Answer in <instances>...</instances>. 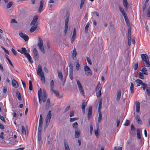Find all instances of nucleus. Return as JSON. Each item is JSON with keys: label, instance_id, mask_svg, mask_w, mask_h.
Wrapping results in <instances>:
<instances>
[{"label": "nucleus", "instance_id": "1", "mask_svg": "<svg viewBox=\"0 0 150 150\" xmlns=\"http://www.w3.org/2000/svg\"><path fill=\"white\" fill-rule=\"evenodd\" d=\"M42 92L41 88L38 91V99L39 102L40 104L41 103V100H42L44 103L45 102L47 98V94L45 90H43L42 96Z\"/></svg>", "mask_w": 150, "mask_h": 150}, {"label": "nucleus", "instance_id": "2", "mask_svg": "<svg viewBox=\"0 0 150 150\" xmlns=\"http://www.w3.org/2000/svg\"><path fill=\"white\" fill-rule=\"evenodd\" d=\"M38 18V16H34L33 17V19L31 22L30 25L32 26V27L30 30V33L33 32L37 28L38 25L37 22Z\"/></svg>", "mask_w": 150, "mask_h": 150}, {"label": "nucleus", "instance_id": "3", "mask_svg": "<svg viewBox=\"0 0 150 150\" xmlns=\"http://www.w3.org/2000/svg\"><path fill=\"white\" fill-rule=\"evenodd\" d=\"M37 74L40 77L42 83L45 84V78L44 76V73L42 71L41 66L39 65L38 67Z\"/></svg>", "mask_w": 150, "mask_h": 150}, {"label": "nucleus", "instance_id": "4", "mask_svg": "<svg viewBox=\"0 0 150 150\" xmlns=\"http://www.w3.org/2000/svg\"><path fill=\"white\" fill-rule=\"evenodd\" d=\"M142 59L146 64V67H148L150 66V63L149 60V57L146 54H142L141 55Z\"/></svg>", "mask_w": 150, "mask_h": 150}, {"label": "nucleus", "instance_id": "5", "mask_svg": "<svg viewBox=\"0 0 150 150\" xmlns=\"http://www.w3.org/2000/svg\"><path fill=\"white\" fill-rule=\"evenodd\" d=\"M66 18L65 20V24L64 26V32L65 35H66L68 30V22L69 21V13L68 12H67L66 13Z\"/></svg>", "mask_w": 150, "mask_h": 150}, {"label": "nucleus", "instance_id": "6", "mask_svg": "<svg viewBox=\"0 0 150 150\" xmlns=\"http://www.w3.org/2000/svg\"><path fill=\"white\" fill-rule=\"evenodd\" d=\"M38 45L40 50L43 54H44L45 51L43 46V42L41 38L40 37L38 38Z\"/></svg>", "mask_w": 150, "mask_h": 150}, {"label": "nucleus", "instance_id": "7", "mask_svg": "<svg viewBox=\"0 0 150 150\" xmlns=\"http://www.w3.org/2000/svg\"><path fill=\"white\" fill-rule=\"evenodd\" d=\"M76 81L77 82V83L78 86V88L80 91V93L82 95H84V92L83 89L81 85V84L80 81H79V80L76 79Z\"/></svg>", "mask_w": 150, "mask_h": 150}, {"label": "nucleus", "instance_id": "8", "mask_svg": "<svg viewBox=\"0 0 150 150\" xmlns=\"http://www.w3.org/2000/svg\"><path fill=\"white\" fill-rule=\"evenodd\" d=\"M102 88L100 84H98L96 88V96L98 97L101 95V90Z\"/></svg>", "mask_w": 150, "mask_h": 150}, {"label": "nucleus", "instance_id": "9", "mask_svg": "<svg viewBox=\"0 0 150 150\" xmlns=\"http://www.w3.org/2000/svg\"><path fill=\"white\" fill-rule=\"evenodd\" d=\"M84 70L85 74L86 75L88 76L89 75H92V73L90 68L88 66H85L84 67Z\"/></svg>", "mask_w": 150, "mask_h": 150}, {"label": "nucleus", "instance_id": "10", "mask_svg": "<svg viewBox=\"0 0 150 150\" xmlns=\"http://www.w3.org/2000/svg\"><path fill=\"white\" fill-rule=\"evenodd\" d=\"M51 111L50 110L47 114V116L45 119V122H46V124H47V125H48L49 124V122L51 118Z\"/></svg>", "mask_w": 150, "mask_h": 150}, {"label": "nucleus", "instance_id": "11", "mask_svg": "<svg viewBox=\"0 0 150 150\" xmlns=\"http://www.w3.org/2000/svg\"><path fill=\"white\" fill-rule=\"evenodd\" d=\"M19 35L25 41H27L28 40L29 38L25 34L21 33H19Z\"/></svg>", "mask_w": 150, "mask_h": 150}, {"label": "nucleus", "instance_id": "12", "mask_svg": "<svg viewBox=\"0 0 150 150\" xmlns=\"http://www.w3.org/2000/svg\"><path fill=\"white\" fill-rule=\"evenodd\" d=\"M18 51L21 54H24L25 56L28 54L26 48L25 47H22L21 50H18Z\"/></svg>", "mask_w": 150, "mask_h": 150}, {"label": "nucleus", "instance_id": "13", "mask_svg": "<svg viewBox=\"0 0 150 150\" xmlns=\"http://www.w3.org/2000/svg\"><path fill=\"white\" fill-rule=\"evenodd\" d=\"M87 105V103L85 102V100H83L81 105V109L83 114L85 113V107Z\"/></svg>", "mask_w": 150, "mask_h": 150}, {"label": "nucleus", "instance_id": "14", "mask_svg": "<svg viewBox=\"0 0 150 150\" xmlns=\"http://www.w3.org/2000/svg\"><path fill=\"white\" fill-rule=\"evenodd\" d=\"M52 94L54 93L55 96L59 98H61L62 97V96L60 95L59 94V92L58 91H56L55 90H53L51 91Z\"/></svg>", "mask_w": 150, "mask_h": 150}, {"label": "nucleus", "instance_id": "15", "mask_svg": "<svg viewBox=\"0 0 150 150\" xmlns=\"http://www.w3.org/2000/svg\"><path fill=\"white\" fill-rule=\"evenodd\" d=\"M75 138H78L80 135V130L79 129H75Z\"/></svg>", "mask_w": 150, "mask_h": 150}, {"label": "nucleus", "instance_id": "16", "mask_svg": "<svg viewBox=\"0 0 150 150\" xmlns=\"http://www.w3.org/2000/svg\"><path fill=\"white\" fill-rule=\"evenodd\" d=\"M76 35V32L75 28H74L73 30V35L71 38V43H72L75 40Z\"/></svg>", "mask_w": 150, "mask_h": 150}, {"label": "nucleus", "instance_id": "17", "mask_svg": "<svg viewBox=\"0 0 150 150\" xmlns=\"http://www.w3.org/2000/svg\"><path fill=\"white\" fill-rule=\"evenodd\" d=\"M92 113V107L91 106H89L88 109V118L90 119L91 117Z\"/></svg>", "mask_w": 150, "mask_h": 150}, {"label": "nucleus", "instance_id": "18", "mask_svg": "<svg viewBox=\"0 0 150 150\" xmlns=\"http://www.w3.org/2000/svg\"><path fill=\"white\" fill-rule=\"evenodd\" d=\"M12 86L15 88H17L19 87L18 82L14 79L12 80Z\"/></svg>", "mask_w": 150, "mask_h": 150}, {"label": "nucleus", "instance_id": "19", "mask_svg": "<svg viewBox=\"0 0 150 150\" xmlns=\"http://www.w3.org/2000/svg\"><path fill=\"white\" fill-rule=\"evenodd\" d=\"M33 53L34 54V58L35 59H38V52L36 48H34L33 50Z\"/></svg>", "mask_w": 150, "mask_h": 150}, {"label": "nucleus", "instance_id": "20", "mask_svg": "<svg viewBox=\"0 0 150 150\" xmlns=\"http://www.w3.org/2000/svg\"><path fill=\"white\" fill-rule=\"evenodd\" d=\"M135 118L139 124H142V122L140 119L139 116L138 115H135Z\"/></svg>", "mask_w": 150, "mask_h": 150}, {"label": "nucleus", "instance_id": "21", "mask_svg": "<svg viewBox=\"0 0 150 150\" xmlns=\"http://www.w3.org/2000/svg\"><path fill=\"white\" fill-rule=\"evenodd\" d=\"M121 91L120 90L117 91V96L116 97V100L118 102L121 96Z\"/></svg>", "mask_w": 150, "mask_h": 150}, {"label": "nucleus", "instance_id": "22", "mask_svg": "<svg viewBox=\"0 0 150 150\" xmlns=\"http://www.w3.org/2000/svg\"><path fill=\"white\" fill-rule=\"evenodd\" d=\"M58 75L59 78L62 81L63 80V77L62 73L61 71H57Z\"/></svg>", "mask_w": 150, "mask_h": 150}, {"label": "nucleus", "instance_id": "23", "mask_svg": "<svg viewBox=\"0 0 150 150\" xmlns=\"http://www.w3.org/2000/svg\"><path fill=\"white\" fill-rule=\"evenodd\" d=\"M64 145L65 150H70L69 145L65 140H64Z\"/></svg>", "mask_w": 150, "mask_h": 150}, {"label": "nucleus", "instance_id": "24", "mask_svg": "<svg viewBox=\"0 0 150 150\" xmlns=\"http://www.w3.org/2000/svg\"><path fill=\"white\" fill-rule=\"evenodd\" d=\"M119 8L120 11L122 14L123 16H126L127 15L126 13H125V11H124L123 8L122 7H121L120 6H119Z\"/></svg>", "mask_w": 150, "mask_h": 150}, {"label": "nucleus", "instance_id": "25", "mask_svg": "<svg viewBox=\"0 0 150 150\" xmlns=\"http://www.w3.org/2000/svg\"><path fill=\"white\" fill-rule=\"evenodd\" d=\"M136 112H139L140 109V103L139 102H136Z\"/></svg>", "mask_w": 150, "mask_h": 150}, {"label": "nucleus", "instance_id": "26", "mask_svg": "<svg viewBox=\"0 0 150 150\" xmlns=\"http://www.w3.org/2000/svg\"><path fill=\"white\" fill-rule=\"evenodd\" d=\"M141 71L143 74L146 75H148L147 70V69L145 67L142 68L141 70Z\"/></svg>", "mask_w": 150, "mask_h": 150}, {"label": "nucleus", "instance_id": "27", "mask_svg": "<svg viewBox=\"0 0 150 150\" xmlns=\"http://www.w3.org/2000/svg\"><path fill=\"white\" fill-rule=\"evenodd\" d=\"M50 91L53 90L54 88V84L53 80H52L50 83Z\"/></svg>", "mask_w": 150, "mask_h": 150}, {"label": "nucleus", "instance_id": "28", "mask_svg": "<svg viewBox=\"0 0 150 150\" xmlns=\"http://www.w3.org/2000/svg\"><path fill=\"white\" fill-rule=\"evenodd\" d=\"M123 3L124 6L127 9L128 8V3L127 0H123Z\"/></svg>", "mask_w": 150, "mask_h": 150}, {"label": "nucleus", "instance_id": "29", "mask_svg": "<svg viewBox=\"0 0 150 150\" xmlns=\"http://www.w3.org/2000/svg\"><path fill=\"white\" fill-rule=\"evenodd\" d=\"M16 96L17 97V98L19 100H21V95L20 93L18 91H17L16 92Z\"/></svg>", "mask_w": 150, "mask_h": 150}, {"label": "nucleus", "instance_id": "30", "mask_svg": "<svg viewBox=\"0 0 150 150\" xmlns=\"http://www.w3.org/2000/svg\"><path fill=\"white\" fill-rule=\"evenodd\" d=\"M137 137L138 139H141V135L140 134V130L139 129H137Z\"/></svg>", "mask_w": 150, "mask_h": 150}, {"label": "nucleus", "instance_id": "31", "mask_svg": "<svg viewBox=\"0 0 150 150\" xmlns=\"http://www.w3.org/2000/svg\"><path fill=\"white\" fill-rule=\"evenodd\" d=\"M50 100L49 98H48L47 100L46 104V108L47 109L48 108L50 105Z\"/></svg>", "mask_w": 150, "mask_h": 150}, {"label": "nucleus", "instance_id": "32", "mask_svg": "<svg viewBox=\"0 0 150 150\" xmlns=\"http://www.w3.org/2000/svg\"><path fill=\"white\" fill-rule=\"evenodd\" d=\"M90 25L89 23H88L86 25L85 28V33H88V28Z\"/></svg>", "mask_w": 150, "mask_h": 150}, {"label": "nucleus", "instance_id": "33", "mask_svg": "<svg viewBox=\"0 0 150 150\" xmlns=\"http://www.w3.org/2000/svg\"><path fill=\"white\" fill-rule=\"evenodd\" d=\"M130 83L131 86H130V90L131 91V93H133L134 92V86L133 83L131 82Z\"/></svg>", "mask_w": 150, "mask_h": 150}, {"label": "nucleus", "instance_id": "34", "mask_svg": "<svg viewBox=\"0 0 150 150\" xmlns=\"http://www.w3.org/2000/svg\"><path fill=\"white\" fill-rule=\"evenodd\" d=\"M99 112V117L98 118V121L99 123L101 122L102 120V114L101 112Z\"/></svg>", "mask_w": 150, "mask_h": 150}, {"label": "nucleus", "instance_id": "35", "mask_svg": "<svg viewBox=\"0 0 150 150\" xmlns=\"http://www.w3.org/2000/svg\"><path fill=\"white\" fill-rule=\"evenodd\" d=\"M72 126L73 128H74L75 129H78L77 128V127L78 126V124L77 122H75L73 123L72 124Z\"/></svg>", "mask_w": 150, "mask_h": 150}, {"label": "nucleus", "instance_id": "36", "mask_svg": "<svg viewBox=\"0 0 150 150\" xmlns=\"http://www.w3.org/2000/svg\"><path fill=\"white\" fill-rule=\"evenodd\" d=\"M124 17L125 18L127 24V25H129V21L127 17V15L126 16H124Z\"/></svg>", "mask_w": 150, "mask_h": 150}, {"label": "nucleus", "instance_id": "37", "mask_svg": "<svg viewBox=\"0 0 150 150\" xmlns=\"http://www.w3.org/2000/svg\"><path fill=\"white\" fill-rule=\"evenodd\" d=\"M73 71H69V77L70 79L71 80H72L73 79Z\"/></svg>", "mask_w": 150, "mask_h": 150}, {"label": "nucleus", "instance_id": "38", "mask_svg": "<svg viewBox=\"0 0 150 150\" xmlns=\"http://www.w3.org/2000/svg\"><path fill=\"white\" fill-rule=\"evenodd\" d=\"M143 74L141 72H139L138 73V75H139V78L142 79H144V77Z\"/></svg>", "mask_w": 150, "mask_h": 150}, {"label": "nucleus", "instance_id": "39", "mask_svg": "<svg viewBox=\"0 0 150 150\" xmlns=\"http://www.w3.org/2000/svg\"><path fill=\"white\" fill-rule=\"evenodd\" d=\"M22 132L23 134L25 135L26 134V132L25 127L23 125L22 126Z\"/></svg>", "mask_w": 150, "mask_h": 150}, {"label": "nucleus", "instance_id": "40", "mask_svg": "<svg viewBox=\"0 0 150 150\" xmlns=\"http://www.w3.org/2000/svg\"><path fill=\"white\" fill-rule=\"evenodd\" d=\"M29 89L31 91L33 89V85L31 81L30 80L29 81Z\"/></svg>", "mask_w": 150, "mask_h": 150}, {"label": "nucleus", "instance_id": "41", "mask_svg": "<svg viewBox=\"0 0 150 150\" xmlns=\"http://www.w3.org/2000/svg\"><path fill=\"white\" fill-rule=\"evenodd\" d=\"M13 2H10L8 3L7 5L6 6V8L7 9H8L10 8L11 6L13 5Z\"/></svg>", "mask_w": 150, "mask_h": 150}, {"label": "nucleus", "instance_id": "42", "mask_svg": "<svg viewBox=\"0 0 150 150\" xmlns=\"http://www.w3.org/2000/svg\"><path fill=\"white\" fill-rule=\"evenodd\" d=\"M141 85L142 86V87L144 90H145V88H147V85L145 83H143Z\"/></svg>", "mask_w": 150, "mask_h": 150}, {"label": "nucleus", "instance_id": "43", "mask_svg": "<svg viewBox=\"0 0 150 150\" xmlns=\"http://www.w3.org/2000/svg\"><path fill=\"white\" fill-rule=\"evenodd\" d=\"M80 65L79 62H77L76 64V68L77 71L79 69Z\"/></svg>", "mask_w": 150, "mask_h": 150}, {"label": "nucleus", "instance_id": "44", "mask_svg": "<svg viewBox=\"0 0 150 150\" xmlns=\"http://www.w3.org/2000/svg\"><path fill=\"white\" fill-rule=\"evenodd\" d=\"M135 82L139 84L142 85V84L143 83L142 81L140 79H137L135 80Z\"/></svg>", "mask_w": 150, "mask_h": 150}, {"label": "nucleus", "instance_id": "45", "mask_svg": "<svg viewBox=\"0 0 150 150\" xmlns=\"http://www.w3.org/2000/svg\"><path fill=\"white\" fill-rule=\"evenodd\" d=\"M77 54V52L76 51V49L75 48H74L73 50V52L72 53V56H74V57H76V56Z\"/></svg>", "mask_w": 150, "mask_h": 150}, {"label": "nucleus", "instance_id": "46", "mask_svg": "<svg viewBox=\"0 0 150 150\" xmlns=\"http://www.w3.org/2000/svg\"><path fill=\"white\" fill-rule=\"evenodd\" d=\"M130 121L128 120H126L125 123L124 124V125L126 126H128L129 125Z\"/></svg>", "mask_w": 150, "mask_h": 150}, {"label": "nucleus", "instance_id": "47", "mask_svg": "<svg viewBox=\"0 0 150 150\" xmlns=\"http://www.w3.org/2000/svg\"><path fill=\"white\" fill-rule=\"evenodd\" d=\"M95 134L96 137L98 136V135L99 134V132H98V127L97 126V130H95Z\"/></svg>", "mask_w": 150, "mask_h": 150}, {"label": "nucleus", "instance_id": "48", "mask_svg": "<svg viewBox=\"0 0 150 150\" xmlns=\"http://www.w3.org/2000/svg\"><path fill=\"white\" fill-rule=\"evenodd\" d=\"M147 16L148 18L150 17V6L147 9Z\"/></svg>", "mask_w": 150, "mask_h": 150}, {"label": "nucleus", "instance_id": "49", "mask_svg": "<svg viewBox=\"0 0 150 150\" xmlns=\"http://www.w3.org/2000/svg\"><path fill=\"white\" fill-rule=\"evenodd\" d=\"M85 0H81L80 6V9H81L82 8V6L84 4Z\"/></svg>", "mask_w": 150, "mask_h": 150}, {"label": "nucleus", "instance_id": "50", "mask_svg": "<svg viewBox=\"0 0 150 150\" xmlns=\"http://www.w3.org/2000/svg\"><path fill=\"white\" fill-rule=\"evenodd\" d=\"M93 130V126L92 125H90V134L91 135L92 133Z\"/></svg>", "mask_w": 150, "mask_h": 150}, {"label": "nucleus", "instance_id": "51", "mask_svg": "<svg viewBox=\"0 0 150 150\" xmlns=\"http://www.w3.org/2000/svg\"><path fill=\"white\" fill-rule=\"evenodd\" d=\"M138 67V63H137L134 64V66L133 67V68L135 70H136L137 69Z\"/></svg>", "mask_w": 150, "mask_h": 150}, {"label": "nucleus", "instance_id": "52", "mask_svg": "<svg viewBox=\"0 0 150 150\" xmlns=\"http://www.w3.org/2000/svg\"><path fill=\"white\" fill-rule=\"evenodd\" d=\"M69 71H73V66L72 64L71 63H69Z\"/></svg>", "mask_w": 150, "mask_h": 150}, {"label": "nucleus", "instance_id": "53", "mask_svg": "<svg viewBox=\"0 0 150 150\" xmlns=\"http://www.w3.org/2000/svg\"><path fill=\"white\" fill-rule=\"evenodd\" d=\"M3 92L4 93H6L7 91V88L6 86H4L3 87Z\"/></svg>", "mask_w": 150, "mask_h": 150}, {"label": "nucleus", "instance_id": "54", "mask_svg": "<svg viewBox=\"0 0 150 150\" xmlns=\"http://www.w3.org/2000/svg\"><path fill=\"white\" fill-rule=\"evenodd\" d=\"M86 60H87V62H88V63L90 65L92 64V62L91 61V60L90 59V58L88 57H86Z\"/></svg>", "mask_w": 150, "mask_h": 150}, {"label": "nucleus", "instance_id": "55", "mask_svg": "<svg viewBox=\"0 0 150 150\" xmlns=\"http://www.w3.org/2000/svg\"><path fill=\"white\" fill-rule=\"evenodd\" d=\"M21 81L22 82V83L23 84V87L24 88V90H25V87H26V84H25V82L23 81L22 79H21Z\"/></svg>", "mask_w": 150, "mask_h": 150}, {"label": "nucleus", "instance_id": "56", "mask_svg": "<svg viewBox=\"0 0 150 150\" xmlns=\"http://www.w3.org/2000/svg\"><path fill=\"white\" fill-rule=\"evenodd\" d=\"M44 1L43 0H41L40 2V6L43 7V6Z\"/></svg>", "mask_w": 150, "mask_h": 150}, {"label": "nucleus", "instance_id": "57", "mask_svg": "<svg viewBox=\"0 0 150 150\" xmlns=\"http://www.w3.org/2000/svg\"><path fill=\"white\" fill-rule=\"evenodd\" d=\"M146 91L147 94L148 96H150V88L149 87L147 88V89H146Z\"/></svg>", "mask_w": 150, "mask_h": 150}, {"label": "nucleus", "instance_id": "58", "mask_svg": "<svg viewBox=\"0 0 150 150\" xmlns=\"http://www.w3.org/2000/svg\"><path fill=\"white\" fill-rule=\"evenodd\" d=\"M131 129L132 131H134L135 130V128L133 124L131 126Z\"/></svg>", "mask_w": 150, "mask_h": 150}, {"label": "nucleus", "instance_id": "59", "mask_svg": "<svg viewBox=\"0 0 150 150\" xmlns=\"http://www.w3.org/2000/svg\"><path fill=\"white\" fill-rule=\"evenodd\" d=\"M11 51L13 53V54L14 55H16L17 54V52L16 51V50L13 48H12L11 49Z\"/></svg>", "mask_w": 150, "mask_h": 150}, {"label": "nucleus", "instance_id": "60", "mask_svg": "<svg viewBox=\"0 0 150 150\" xmlns=\"http://www.w3.org/2000/svg\"><path fill=\"white\" fill-rule=\"evenodd\" d=\"M77 119L78 118H70V120L71 122H72L77 120Z\"/></svg>", "mask_w": 150, "mask_h": 150}, {"label": "nucleus", "instance_id": "61", "mask_svg": "<svg viewBox=\"0 0 150 150\" xmlns=\"http://www.w3.org/2000/svg\"><path fill=\"white\" fill-rule=\"evenodd\" d=\"M131 28H129L128 29V33L127 35H131Z\"/></svg>", "mask_w": 150, "mask_h": 150}, {"label": "nucleus", "instance_id": "62", "mask_svg": "<svg viewBox=\"0 0 150 150\" xmlns=\"http://www.w3.org/2000/svg\"><path fill=\"white\" fill-rule=\"evenodd\" d=\"M4 133L3 132H1L0 134V138H1L2 139H4V137L3 135H4Z\"/></svg>", "mask_w": 150, "mask_h": 150}, {"label": "nucleus", "instance_id": "63", "mask_svg": "<svg viewBox=\"0 0 150 150\" xmlns=\"http://www.w3.org/2000/svg\"><path fill=\"white\" fill-rule=\"evenodd\" d=\"M74 111H71L69 114V116L70 117H71L74 116Z\"/></svg>", "mask_w": 150, "mask_h": 150}, {"label": "nucleus", "instance_id": "64", "mask_svg": "<svg viewBox=\"0 0 150 150\" xmlns=\"http://www.w3.org/2000/svg\"><path fill=\"white\" fill-rule=\"evenodd\" d=\"M70 108V106H68L65 109L64 112H65L67 111H68L69 109Z\"/></svg>", "mask_w": 150, "mask_h": 150}]
</instances>
